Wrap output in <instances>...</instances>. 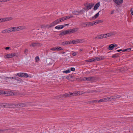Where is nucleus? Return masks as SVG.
Segmentation results:
<instances>
[{
    "mask_svg": "<svg viewBox=\"0 0 133 133\" xmlns=\"http://www.w3.org/2000/svg\"><path fill=\"white\" fill-rule=\"evenodd\" d=\"M18 56L19 54L18 53L16 54L15 53H13L11 54H9L6 55L4 56V58L5 59L9 58H12L15 56L18 57Z\"/></svg>",
    "mask_w": 133,
    "mask_h": 133,
    "instance_id": "nucleus-1",
    "label": "nucleus"
},
{
    "mask_svg": "<svg viewBox=\"0 0 133 133\" xmlns=\"http://www.w3.org/2000/svg\"><path fill=\"white\" fill-rule=\"evenodd\" d=\"M16 130L14 129H0V133L2 132H6L7 133H12L13 132H15Z\"/></svg>",
    "mask_w": 133,
    "mask_h": 133,
    "instance_id": "nucleus-2",
    "label": "nucleus"
},
{
    "mask_svg": "<svg viewBox=\"0 0 133 133\" xmlns=\"http://www.w3.org/2000/svg\"><path fill=\"white\" fill-rule=\"evenodd\" d=\"M11 28L12 31L14 32L23 30L25 28V27L24 26H20L18 27H15Z\"/></svg>",
    "mask_w": 133,
    "mask_h": 133,
    "instance_id": "nucleus-3",
    "label": "nucleus"
},
{
    "mask_svg": "<svg viewBox=\"0 0 133 133\" xmlns=\"http://www.w3.org/2000/svg\"><path fill=\"white\" fill-rule=\"evenodd\" d=\"M15 75L21 77L27 78L29 77L28 75L26 73L24 72L17 73Z\"/></svg>",
    "mask_w": 133,
    "mask_h": 133,
    "instance_id": "nucleus-4",
    "label": "nucleus"
},
{
    "mask_svg": "<svg viewBox=\"0 0 133 133\" xmlns=\"http://www.w3.org/2000/svg\"><path fill=\"white\" fill-rule=\"evenodd\" d=\"M71 44H76L80 43H82L84 42L83 39H77L72 41H71Z\"/></svg>",
    "mask_w": 133,
    "mask_h": 133,
    "instance_id": "nucleus-5",
    "label": "nucleus"
},
{
    "mask_svg": "<svg viewBox=\"0 0 133 133\" xmlns=\"http://www.w3.org/2000/svg\"><path fill=\"white\" fill-rule=\"evenodd\" d=\"M11 106L23 107L26 106V105L24 103L12 104Z\"/></svg>",
    "mask_w": 133,
    "mask_h": 133,
    "instance_id": "nucleus-6",
    "label": "nucleus"
},
{
    "mask_svg": "<svg viewBox=\"0 0 133 133\" xmlns=\"http://www.w3.org/2000/svg\"><path fill=\"white\" fill-rule=\"evenodd\" d=\"M60 22L59 21V19L55 20L54 21L52 22L49 25H48L49 26V27H51L54 26H55L56 25L58 24Z\"/></svg>",
    "mask_w": 133,
    "mask_h": 133,
    "instance_id": "nucleus-7",
    "label": "nucleus"
},
{
    "mask_svg": "<svg viewBox=\"0 0 133 133\" xmlns=\"http://www.w3.org/2000/svg\"><path fill=\"white\" fill-rule=\"evenodd\" d=\"M104 59V57L103 56L97 57L93 58V62H96L101 60H102L103 59Z\"/></svg>",
    "mask_w": 133,
    "mask_h": 133,
    "instance_id": "nucleus-8",
    "label": "nucleus"
},
{
    "mask_svg": "<svg viewBox=\"0 0 133 133\" xmlns=\"http://www.w3.org/2000/svg\"><path fill=\"white\" fill-rule=\"evenodd\" d=\"M70 94V92L68 93H66L63 95H61L59 96V98H62V97H71Z\"/></svg>",
    "mask_w": 133,
    "mask_h": 133,
    "instance_id": "nucleus-9",
    "label": "nucleus"
},
{
    "mask_svg": "<svg viewBox=\"0 0 133 133\" xmlns=\"http://www.w3.org/2000/svg\"><path fill=\"white\" fill-rule=\"evenodd\" d=\"M94 5V4L92 3H91V4H90L89 3H88L87 4L86 7L87 9L86 10V11H87L89 9H91L92 7Z\"/></svg>",
    "mask_w": 133,
    "mask_h": 133,
    "instance_id": "nucleus-10",
    "label": "nucleus"
},
{
    "mask_svg": "<svg viewBox=\"0 0 133 133\" xmlns=\"http://www.w3.org/2000/svg\"><path fill=\"white\" fill-rule=\"evenodd\" d=\"M42 44L39 43H32L31 44H30V46L31 47H34L37 46H41Z\"/></svg>",
    "mask_w": 133,
    "mask_h": 133,
    "instance_id": "nucleus-11",
    "label": "nucleus"
},
{
    "mask_svg": "<svg viewBox=\"0 0 133 133\" xmlns=\"http://www.w3.org/2000/svg\"><path fill=\"white\" fill-rule=\"evenodd\" d=\"M117 45L116 44H112L110 45L108 49L110 50H112L115 47H117Z\"/></svg>",
    "mask_w": 133,
    "mask_h": 133,
    "instance_id": "nucleus-12",
    "label": "nucleus"
},
{
    "mask_svg": "<svg viewBox=\"0 0 133 133\" xmlns=\"http://www.w3.org/2000/svg\"><path fill=\"white\" fill-rule=\"evenodd\" d=\"M113 1L118 5L122 4L123 2V0H113Z\"/></svg>",
    "mask_w": 133,
    "mask_h": 133,
    "instance_id": "nucleus-13",
    "label": "nucleus"
},
{
    "mask_svg": "<svg viewBox=\"0 0 133 133\" xmlns=\"http://www.w3.org/2000/svg\"><path fill=\"white\" fill-rule=\"evenodd\" d=\"M96 23V22H95V21H93L91 22H87L86 25H87V26H90L94 25Z\"/></svg>",
    "mask_w": 133,
    "mask_h": 133,
    "instance_id": "nucleus-14",
    "label": "nucleus"
},
{
    "mask_svg": "<svg viewBox=\"0 0 133 133\" xmlns=\"http://www.w3.org/2000/svg\"><path fill=\"white\" fill-rule=\"evenodd\" d=\"M70 44H71V41H65L61 43L62 45L64 46L65 45Z\"/></svg>",
    "mask_w": 133,
    "mask_h": 133,
    "instance_id": "nucleus-15",
    "label": "nucleus"
},
{
    "mask_svg": "<svg viewBox=\"0 0 133 133\" xmlns=\"http://www.w3.org/2000/svg\"><path fill=\"white\" fill-rule=\"evenodd\" d=\"M78 91H75L73 92V93L70 92V96H76L78 95Z\"/></svg>",
    "mask_w": 133,
    "mask_h": 133,
    "instance_id": "nucleus-16",
    "label": "nucleus"
},
{
    "mask_svg": "<svg viewBox=\"0 0 133 133\" xmlns=\"http://www.w3.org/2000/svg\"><path fill=\"white\" fill-rule=\"evenodd\" d=\"M100 5V3L99 2L97 3L95 5L94 8V10H96L99 7Z\"/></svg>",
    "mask_w": 133,
    "mask_h": 133,
    "instance_id": "nucleus-17",
    "label": "nucleus"
},
{
    "mask_svg": "<svg viewBox=\"0 0 133 133\" xmlns=\"http://www.w3.org/2000/svg\"><path fill=\"white\" fill-rule=\"evenodd\" d=\"M108 101L110 100L111 101H115L116 99V98L115 96H111L108 97Z\"/></svg>",
    "mask_w": 133,
    "mask_h": 133,
    "instance_id": "nucleus-18",
    "label": "nucleus"
},
{
    "mask_svg": "<svg viewBox=\"0 0 133 133\" xmlns=\"http://www.w3.org/2000/svg\"><path fill=\"white\" fill-rule=\"evenodd\" d=\"M108 97L101 99L99 100V102H107L108 101Z\"/></svg>",
    "mask_w": 133,
    "mask_h": 133,
    "instance_id": "nucleus-19",
    "label": "nucleus"
},
{
    "mask_svg": "<svg viewBox=\"0 0 133 133\" xmlns=\"http://www.w3.org/2000/svg\"><path fill=\"white\" fill-rule=\"evenodd\" d=\"M90 77H84V78H83V79L81 78V79H80V80L83 81H85V80H86L87 81H90Z\"/></svg>",
    "mask_w": 133,
    "mask_h": 133,
    "instance_id": "nucleus-20",
    "label": "nucleus"
},
{
    "mask_svg": "<svg viewBox=\"0 0 133 133\" xmlns=\"http://www.w3.org/2000/svg\"><path fill=\"white\" fill-rule=\"evenodd\" d=\"M77 30L76 28H74L71 29H69L70 34L75 32L77 31Z\"/></svg>",
    "mask_w": 133,
    "mask_h": 133,
    "instance_id": "nucleus-21",
    "label": "nucleus"
},
{
    "mask_svg": "<svg viewBox=\"0 0 133 133\" xmlns=\"http://www.w3.org/2000/svg\"><path fill=\"white\" fill-rule=\"evenodd\" d=\"M63 25H58L57 26L55 27V28L57 29H61L64 28Z\"/></svg>",
    "mask_w": 133,
    "mask_h": 133,
    "instance_id": "nucleus-22",
    "label": "nucleus"
},
{
    "mask_svg": "<svg viewBox=\"0 0 133 133\" xmlns=\"http://www.w3.org/2000/svg\"><path fill=\"white\" fill-rule=\"evenodd\" d=\"M116 34V33L115 32H111L110 33H107L108 36L109 37L111 36L115 35Z\"/></svg>",
    "mask_w": 133,
    "mask_h": 133,
    "instance_id": "nucleus-23",
    "label": "nucleus"
},
{
    "mask_svg": "<svg viewBox=\"0 0 133 133\" xmlns=\"http://www.w3.org/2000/svg\"><path fill=\"white\" fill-rule=\"evenodd\" d=\"M100 12V11H99L98 13L96 14L95 16H93L92 17V19L91 20H94L95 19H96V18H97V17L99 16V13Z\"/></svg>",
    "mask_w": 133,
    "mask_h": 133,
    "instance_id": "nucleus-24",
    "label": "nucleus"
},
{
    "mask_svg": "<svg viewBox=\"0 0 133 133\" xmlns=\"http://www.w3.org/2000/svg\"><path fill=\"white\" fill-rule=\"evenodd\" d=\"M5 21H9L12 19L13 18L11 17H9L4 18Z\"/></svg>",
    "mask_w": 133,
    "mask_h": 133,
    "instance_id": "nucleus-25",
    "label": "nucleus"
},
{
    "mask_svg": "<svg viewBox=\"0 0 133 133\" xmlns=\"http://www.w3.org/2000/svg\"><path fill=\"white\" fill-rule=\"evenodd\" d=\"M65 35L66 34L64 31H63L61 32V33L59 34V35L60 36H62Z\"/></svg>",
    "mask_w": 133,
    "mask_h": 133,
    "instance_id": "nucleus-26",
    "label": "nucleus"
},
{
    "mask_svg": "<svg viewBox=\"0 0 133 133\" xmlns=\"http://www.w3.org/2000/svg\"><path fill=\"white\" fill-rule=\"evenodd\" d=\"M73 16H66L64 17L65 20H66L69 18H71L73 17Z\"/></svg>",
    "mask_w": 133,
    "mask_h": 133,
    "instance_id": "nucleus-27",
    "label": "nucleus"
},
{
    "mask_svg": "<svg viewBox=\"0 0 133 133\" xmlns=\"http://www.w3.org/2000/svg\"><path fill=\"white\" fill-rule=\"evenodd\" d=\"M73 14L76 15H79V14L78 12V11H75L72 12Z\"/></svg>",
    "mask_w": 133,
    "mask_h": 133,
    "instance_id": "nucleus-28",
    "label": "nucleus"
},
{
    "mask_svg": "<svg viewBox=\"0 0 133 133\" xmlns=\"http://www.w3.org/2000/svg\"><path fill=\"white\" fill-rule=\"evenodd\" d=\"M90 81L92 82H94L95 80V78L94 77H90Z\"/></svg>",
    "mask_w": 133,
    "mask_h": 133,
    "instance_id": "nucleus-29",
    "label": "nucleus"
},
{
    "mask_svg": "<svg viewBox=\"0 0 133 133\" xmlns=\"http://www.w3.org/2000/svg\"><path fill=\"white\" fill-rule=\"evenodd\" d=\"M1 32L4 34L9 33L7 29L2 30Z\"/></svg>",
    "mask_w": 133,
    "mask_h": 133,
    "instance_id": "nucleus-30",
    "label": "nucleus"
},
{
    "mask_svg": "<svg viewBox=\"0 0 133 133\" xmlns=\"http://www.w3.org/2000/svg\"><path fill=\"white\" fill-rule=\"evenodd\" d=\"M103 22V21L102 20H97L96 21H95V22H96V23L95 24V25L96 24H97L99 23H102Z\"/></svg>",
    "mask_w": 133,
    "mask_h": 133,
    "instance_id": "nucleus-31",
    "label": "nucleus"
},
{
    "mask_svg": "<svg viewBox=\"0 0 133 133\" xmlns=\"http://www.w3.org/2000/svg\"><path fill=\"white\" fill-rule=\"evenodd\" d=\"M72 76L70 75H69L68 76L66 77V78L68 80H69L70 78H72Z\"/></svg>",
    "mask_w": 133,
    "mask_h": 133,
    "instance_id": "nucleus-32",
    "label": "nucleus"
},
{
    "mask_svg": "<svg viewBox=\"0 0 133 133\" xmlns=\"http://www.w3.org/2000/svg\"><path fill=\"white\" fill-rule=\"evenodd\" d=\"M59 22H62L63 21L65 20L64 17L59 18Z\"/></svg>",
    "mask_w": 133,
    "mask_h": 133,
    "instance_id": "nucleus-33",
    "label": "nucleus"
},
{
    "mask_svg": "<svg viewBox=\"0 0 133 133\" xmlns=\"http://www.w3.org/2000/svg\"><path fill=\"white\" fill-rule=\"evenodd\" d=\"M56 50L59 51V50H63V48L60 47H56Z\"/></svg>",
    "mask_w": 133,
    "mask_h": 133,
    "instance_id": "nucleus-34",
    "label": "nucleus"
},
{
    "mask_svg": "<svg viewBox=\"0 0 133 133\" xmlns=\"http://www.w3.org/2000/svg\"><path fill=\"white\" fill-rule=\"evenodd\" d=\"M93 58H92L89 59L87 60H85L86 62H93Z\"/></svg>",
    "mask_w": 133,
    "mask_h": 133,
    "instance_id": "nucleus-35",
    "label": "nucleus"
},
{
    "mask_svg": "<svg viewBox=\"0 0 133 133\" xmlns=\"http://www.w3.org/2000/svg\"><path fill=\"white\" fill-rule=\"evenodd\" d=\"M131 48H127V49H125V50H123V52H125L126 51H128V52H129L131 50Z\"/></svg>",
    "mask_w": 133,
    "mask_h": 133,
    "instance_id": "nucleus-36",
    "label": "nucleus"
},
{
    "mask_svg": "<svg viewBox=\"0 0 133 133\" xmlns=\"http://www.w3.org/2000/svg\"><path fill=\"white\" fill-rule=\"evenodd\" d=\"M69 29H68V30H64L65 32V34L66 35L67 34H70V31H69Z\"/></svg>",
    "mask_w": 133,
    "mask_h": 133,
    "instance_id": "nucleus-37",
    "label": "nucleus"
},
{
    "mask_svg": "<svg viewBox=\"0 0 133 133\" xmlns=\"http://www.w3.org/2000/svg\"><path fill=\"white\" fill-rule=\"evenodd\" d=\"M8 33H10L12 32V28H10L7 29Z\"/></svg>",
    "mask_w": 133,
    "mask_h": 133,
    "instance_id": "nucleus-38",
    "label": "nucleus"
},
{
    "mask_svg": "<svg viewBox=\"0 0 133 133\" xmlns=\"http://www.w3.org/2000/svg\"><path fill=\"white\" fill-rule=\"evenodd\" d=\"M70 71L69 69H68L65 71H63V73H65L66 74L69 73Z\"/></svg>",
    "mask_w": 133,
    "mask_h": 133,
    "instance_id": "nucleus-39",
    "label": "nucleus"
},
{
    "mask_svg": "<svg viewBox=\"0 0 133 133\" xmlns=\"http://www.w3.org/2000/svg\"><path fill=\"white\" fill-rule=\"evenodd\" d=\"M28 50L27 49H25L24 51V53L27 55L28 54Z\"/></svg>",
    "mask_w": 133,
    "mask_h": 133,
    "instance_id": "nucleus-40",
    "label": "nucleus"
},
{
    "mask_svg": "<svg viewBox=\"0 0 133 133\" xmlns=\"http://www.w3.org/2000/svg\"><path fill=\"white\" fill-rule=\"evenodd\" d=\"M78 93V95H80L82 94H83L84 93L83 92V91H77Z\"/></svg>",
    "mask_w": 133,
    "mask_h": 133,
    "instance_id": "nucleus-41",
    "label": "nucleus"
},
{
    "mask_svg": "<svg viewBox=\"0 0 133 133\" xmlns=\"http://www.w3.org/2000/svg\"><path fill=\"white\" fill-rule=\"evenodd\" d=\"M93 101V103H96L99 102V100H96Z\"/></svg>",
    "mask_w": 133,
    "mask_h": 133,
    "instance_id": "nucleus-42",
    "label": "nucleus"
},
{
    "mask_svg": "<svg viewBox=\"0 0 133 133\" xmlns=\"http://www.w3.org/2000/svg\"><path fill=\"white\" fill-rule=\"evenodd\" d=\"M100 36L99 35H98L97 36H96L95 37V39H101L100 38Z\"/></svg>",
    "mask_w": 133,
    "mask_h": 133,
    "instance_id": "nucleus-43",
    "label": "nucleus"
},
{
    "mask_svg": "<svg viewBox=\"0 0 133 133\" xmlns=\"http://www.w3.org/2000/svg\"><path fill=\"white\" fill-rule=\"evenodd\" d=\"M100 36L101 39H102L104 38L105 35L104 34H101L100 35Z\"/></svg>",
    "mask_w": 133,
    "mask_h": 133,
    "instance_id": "nucleus-44",
    "label": "nucleus"
},
{
    "mask_svg": "<svg viewBox=\"0 0 133 133\" xmlns=\"http://www.w3.org/2000/svg\"><path fill=\"white\" fill-rule=\"evenodd\" d=\"M35 59L37 62L38 61L39 59V58L38 56L36 57L35 58Z\"/></svg>",
    "mask_w": 133,
    "mask_h": 133,
    "instance_id": "nucleus-45",
    "label": "nucleus"
},
{
    "mask_svg": "<svg viewBox=\"0 0 133 133\" xmlns=\"http://www.w3.org/2000/svg\"><path fill=\"white\" fill-rule=\"evenodd\" d=\"M91 103H93V101H89L88 102L87 104H91Z\"/></svg>",
    "mask_w": 133,
    "mask_h": 133,
    "instance_id": "nucleus-46",
    "label": "nucleus"
},
{
    "mask_svg": "<svg viewBox=\"0 0 133 133\" xmlns=\"http://www.w3.org/2000/svg\"><path fill=\"white\" fill-rule=\"evenodd\" d=\"M0 19H1V20L0 21V22H5V20H4V18H1Z\"/></svg>",
    "mask_w": 133,
    "mask_h": 133,
    "instance_id": "nucleus-47",
    "label": "nucleus"
},
{
    "mask_svg": "<svg viewBox=\"0 0 133 133\" xmlns=\"http://www.w3.org/2000/svg\"><path fill=\"white\" fill-rule=\"evenodd\" d=\"M115 96V97L116 98V99L117 98H119L120 97H121V96L120 95H117L116 96Z\"/></svg>",
    "mask_w": 133,
    "mask_h": 133,
    "instance_id": "nucleus-48",
    "label": "nucleus"
},
{
    "mask_svg": "<svg viewBox=\"0 0 133 133\" xmlns=\"http://www.w3.org/2000/svg\"><path fill=\"white\" fill-rule=\"evenodd\" d=\"M11 104L10 105H9V104L7 103H5V104L4 105V106H11Z\"/></svg>",
    "mask_w": 133,
    "mask_h": 133,
    "instance_id": "nucleus-49",
    "label": "nucleus"
},
{
    "mask_svg": "<svg viewBox=\"0 0 133 133\" xmlns=\"http://www.w3.org/2000/svg\"><path fill=\"white\" fill-rule=\"evenodd\" d=\"M56 47H53L51 48L50 50H52V51H55L56 50Z\"/></svg>",
    "mask_w": 133,
    "mask_h": 133,
    "instance_id": "nucleus-50",
    "label": "nucleus"
},
{
    "mask_svg": "<svg viewBox=\"0 0 133 133\" xmlns=\"http://www.w3.org/2000/svg\"><path fill=\"white\" fill-rule=\"evenodd\" d=\"M19 79H20V78H19L18 77H17L15 76V79L17 81H19Z\"/></svg>",
    "mask_w": 133,
    "mask_h": 133,
    "instance_id": "nucleus-51",
    "label": "nucleus"
},
{
    "mask_svg": "<svg viewBox=\"0 0 133 133\" xmlns=\"http://www.w3.org/2000/svg\"><path fill=\"white\" fill-rule=\"evenodd\" d=\"M87 22L86 23H83V25L84 27H86L87 26V25H86Z\"/></svg>",
    "mask_w": 133,
    "mask_h": 133,
    "instance_id": "nucleus-52",
    "label": "nucleus"
},
{
    "mask_svg": "<svg viewBox=\"0 0 133 133\" xmlns=\"http://www.w3.org/2000/svg\"><path fill=\"white\" fill-rule=\"evenodd\" d=\"M112 58L116 57H117V55L116 54H115L114 55L112 56Z\"/></svg>",
    "mask_w": 133,
    "mask_h": 133,
    "instance_id": "nucleus-53",
    "label": "nucleus"
},
{
    "mask_svg": "<svg viewBox=\"0 0 133 133\" xmlns=\"http://www.w3.org/2000/svg\"><path fill=\"white\" fill-rule=\"evenodd\" d=\"M71 70L72 71H74L75 70V69L74 68H71Z\"/></svg>",
    "mask_w": 133,
    "mask_h": 133,
    "instance_id": "nucleus-54",
    "label": "nucleus"
},
{
    "mask_svg": "<svg viewBox=\"0 0 133 133\" xmlns=\"http://www.w3.org/2000/svg\"><path fill=\"white\" fill-rule=\"evenodd\" d=\"M131 14L133 15V8H132L130 10Z\"/></svg>",
    "mask_w": 133,
    "mask_h": 133,
    "instance_id": "nucleus-55",
    "label": "nucleus"
},
{
    "mask_svg": "<svg viewBox=\"0 0 133 133\" xmlns=\"http://www.w3.org/2000/svg\"><path fill=\"white\" fill-rule=\"evenodd\" d=\"M104 35H105L104 38H107V37H109V36H108V35H107V34H104Z\"/></svg>",
    "mask_w": 133,
    "mask_h": 133,
    "instance_id": "nucleus-56",
    "label": "nucleus"
},
{
    "mask_svg": "<svg viewBox=\"0 0 133 133\" xmlns=\"http://www.w3.org/2000/svg\"><path fill=\"white\" fill-rule=\"evenodd\" d=\"M76 55H77V53L76 52H74L72 54V55L73 56H75Z\"/></svg>",
    "mask_w": 133,
    "mask_h": 133,
    "instance_id": "nucleus-57",
    "label": "nucleus"
},
{
    "mask_svg": "<svg viewBox=\"0 0 133 133\" xmlns=\"http://www.w3.org/2000/svg\"><path fill=\"white\" fill-rule=\"evenodd\" d=\"M45 25H41V28H45Z\"/></svg>",
    "mask_w": 133,
    "mask_h": 133,
    "instance_id": "nucleus-58",
    "label": "nucleus"
},
{
    "mask_svg": "<svg viewBox=\"0 0 133 133\" xmlns=\"http://www.w3.org/2000/svg\"><path fill=\"white\" fill-rule=\"evenodd\" d=\"M123 50H122V49H120V50H117V51H116V52H119L121 51H123Z\"/></svg>",
    "mask_w": 133,
    "mask_h": 133,
    "instance_id": "nucleus-59",
    "label": "nucleus"
},
{
    "mask_svg": "<svg viewBox=\"0 0 133 133\" xmlns=\"http://www.w3.org/2000/svg\"><path fill=\"white\" fill-rule=\"evenodd\" d=\"M10 48L8 46V47H6L5 48V49L6 50H8L9 49H10Z\"/></svg>",
    "mask_w": 133,
    "mask_h": 133,
    "instance_id": "nucleus-60",
    "label": "nucleus"
},
{
    "mask_svg": "<svg viewBox=\"0 0 133 133\" xmlns=\"http://www.w3.org/2000/svg\"><path fill=\"white\" fill-rule=\"evenodd\" d=\"M69 25V24H64L63 25L64 27L68 25Z\"/></svg>",
    "mask_w": 133,
    "mask_h": 133,
    "instance_id": "nucleus-61",
    "label": "nucleus"
},
{
    "mask_svg": "<svg viewBox=\"0 0 133 133\" xmlns=\"http://www.w3.org/2000/svg\"><path fill=\"white\" fill-rule=\"evenodd\" d=\"M83 10H81L80 11H78V12L79 14H80V13L82 12H83Z\"/></svg>",
    "mask_w": 133,
    "mask_h": 133,
    "instance_id": "nucleus-62",
    "label": "nucleus"
},
{
    "mask_svg": "<svg viewBox=\"0 0 133 133\" xmlns=\"http://www.w3.org/2000/svg\"><path fill=\"white\" fill-rule=\"evenodd\" d=\"M114 11L113 10L111 12V14H113L114 13Z\"/></svg>",
    "mask_w": 133,
    "mask_h": 133,
    "instance_id": "nucleus-63",
    "label": "nucleus"
},
{
    "mask_svg": "<svg viewBox=\"0 0 133 133\" xmlns=\"http://www.w3.org/2000/svg\"><path fill=\"white\" fill-rule=\"evenodd\" d=\"M11 79V77H8L6 78V79Z\"/></svg>",
    "mask_w": 133,
    "mask_h": 133,
    "instance_id": "nucleus-64",
    "label": "nucleus"
}]
</instances>
